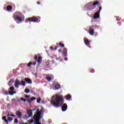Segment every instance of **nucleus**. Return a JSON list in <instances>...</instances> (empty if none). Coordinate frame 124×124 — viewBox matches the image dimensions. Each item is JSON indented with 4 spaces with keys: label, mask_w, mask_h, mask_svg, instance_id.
<instances>
[{
    "label": "nucleus",
    "mask_w": 124,
    "mask_h": 124,
    "mask_svg": "<svg viewBox=\"0 0 124 124\" xmlns=\"http://www.w3.org/2000/svg\"><path fill=\"white\" fill-rule=\"evenodd\" d=\"M50 103L54 107H61L63 104V97L62 95H56L55 98V95L52 96Z\"/></svg>",
    "instance_id": "f257e3e1"
},
{
    "label": "nucleus",
    "mask_w": 124,
    "mask_h": 124,
    "mask_svg": "<svg viewBox=\"0 0 124 124\" xmlns=\"http://www.w3.org/2000/svg\"><path fill=\"white\" fill-rule=\"evenodd\" d=\"M13 18L17 24L22 23V22L25 21V16L20 12H15L13 16Z\"/></svg>",
    "instance_id": "f03ea898"
},
{
    "label": "nucleus",
    "mask_w": 124,
    "mask_h": 124,
    "mask_svg": "<svg viewBox=\"0 0 124 124\" xmlns=\"http://www.w3.org/2000/svg\"><path fill=\"white\" fill-rule=\"evenodd\" d=\"M97 4H99V2L98 1H96L93 3V2H90L86 4V6L88 8V11H92L96 7Z\"/></svg>",
    "instance_id": "7ed1b4c3"
},
{
    "label": "nucleus",
    "mask_w": 124,
    "mask_h": 124,
    "mask_svg": "<svg viewBox=\"0 0 124 124\" xmlns=\"http://www.w3.org/2000/svg\"><path fill=\"white\" fill-rule=\"evenodd\" d=\"M41 112H42L41 110L37 111L36 114L34 115L33 119L36 123H39V121H40L41 118Z\"/></svg>",
    "instance_id": "20e7f679"
},
{
    "label": "nucleus",
    "mask_w": 124,
    "mask_h": 124,
    "mask_svg": "<svg viewBox=\"0 0 124 124\" xmlns=\"http://www.w3.org/2000/svg\"><path fill=\"white\" fill-rule=\"evenodd\" d=\"M19 86H23L25 87L26 86V82L24 81V80H21L20 83V81L18 78H16V82L15 83V87L16 88H19Z\"/></svg>",
    "instance_id": "39448f33"
},
{
    "label": "nucleus",
    "mask_w": 124,
    "mask_h": 124,
    "mask_svg": "<svg viewBox=\"0 0 124 124\" xmlns=\"http://www.w3.org/2000/svg\"><path fill=\"white\" fill-rule=\"evenodd\" d=\"M31 117H32V110L31 109H29L27 111V114L25 115V120H28Z\"/></svg>",
    "instance_id": "423d86ee"
},
{
    "label": "nucleus",
    "mask_w": 124,
    "mask_h": 124,
    "mask_svg": "<svg viewBox=\"0 0 124 124\" xmlns=\"http://www.w3.org/2000/svg\"><path fill=\"white\" fill-rule=\"evenodd\" d=\"M27 20L29 21V22H33L35 23V22H37L38 21V18L36 16H33L32 17L27 18Z\"/></svg>",
    "instance_id": "0eeeda50"
},
{
    "label": "nucleus",
    "mask_w": 124,
    "mask_h": 124,
    "mask_svg": "<svg viewBox=\"0 0 124 124\" xmlns=\"http://www.w3.org/2000/svg\"><path fill=\"white\" fill-rule=\"evenodd\" d=\"M99 13H100V11H98L97 13H95L94 15V19H98L100 16L99 15Z\"/></svg>",
    "instance_id": "6e6552de"
},
{
    "label": "nucleus",
    "mask_w": 124,
    "mask_h": 124,
    "mask_svg": "<svg viewBox=\"0 0 124 124\" xmlns=\"http://www.w3.org/2000/svg\"><path fill=\"white\" fill-rule=\"evenodd\" d=\"M67 109V105L66 103H65L62 106V112H65V111H66Z\"/></svg>",
    "instance_id": "1a4fd4ad"
},
{
    "label": "nucleus",
    "mask_w": 124,
    "mask_h": 124,
    "mask_svg": "<svg viewBox=\"0 0 124 124\" xmlns=\"http://www.w3.org/2000/svg\"><path fill=\"white\" fill-rule=\"evenodd\" d=\"M62 54L64 57H67V49L64 48Z\"/></svg>",
    "instance_id": "9d476101"
},
{
    "label": "nucleus",
    "mask_w": 124,
    "mask_h": 124,
    "mask_svg": "<svg viewBox=\"0 0 124 124\" xmlns=\"http://www.w3.org/2000/svg\"><path fill=\"white\" fill-rule=\"evenodd\" d=\"M24 81L27 83V84H32V81H31L30 78H25Z\"/></svg>",
    "instance_id": "9b49d317"
},
{
    "label": "nucleus",
    "mask_w": 124,
    "mask_h": 124,
    "mask_svg": "<svg viewBox=\"0 0 124 124\" xmlns=\"http://www.w3.org/2000/svg\"><path fill=\"white\" fill-rule=\"evenodd\" d=\"M16 115L19 118L22 117V113L19 110L16 111Z\"/></svg>",
    "instance_id": "f8f14e48"
},
{
    "label": "nucleus",
    "mask_w": 124,
    "mask_h": 124,
    "mask_svg": "<svg viewBox=\"0 0 124 124\" xmlns=\"http://www.w3.org/2000/svg\"><path fill=\"white\" fill-rule=\"evenodd\" d=\"M55 91H57L58 90H60V89H61V85L59 84H56L55 86Z\"/></svg>",
    "instance_id": "ddd939ff"
},
{
    "label": "nucleus",
    "mask_w": 124,
    "mask_h": 124,
    "mask_svg": "<svg viewBox=\"0 0 124 124\" xmlns=\"http://www.w3.org/2000/svg\"><path fill=\"white\" fill-rule=\"evenodd\" d=\"M64 98L67 99V100H69V99H71V96L70 94H68L67 95L64 96Z\"/></svg>",
    "instance_id": "4468645a"
},
{
    "label": "nucleus",
    "mask_w": 124,
    "mask_h": 124,
    "mask_svg": "<svg viewBox=\"0 0 124 124\" xmlns=\"http://www.w3.org/2000/svg\"><path fill=\"white\" fill-rule=\"evenodd\" d=\"M89 33H90V35H93V34H94V30L90 29L89 30Z\"/></svg>",
    "instance_id": "2eb2a0df"
},
{
    "label": "nucleus",
    "mask_w": 124,
    "mask_h": 124,
    "mask_svg": "<svg viewBox=\"0 0 124 124\" xmlns=\"http://www.w3.org/2000/svg\"><path fill=\"white\" fill-rule=\"evenodd\" d=\"M14 83V81L13 80V79H11L8 83V86H12V84H13Z\"/></svg>",
    "instance_id": "dca6fc26"
},
{
    "label": "nucleus",
    "mask_w": 124,
    "mask_h": 124,
    "mask_svg": "<svg viewBox=\"0 0 124 124\" xmlns=\"http://www.w3.org/2000/svg\"><path fill=\"white\" fill-rule=\"evenodd\" d=\"M84 43L85 45H89L91 43V41L88 39L84 40Z\"/></svg>",
    "instance_id": "f3484780"
},
{
    "label": "nucleus",
    "mask_w": 124,
    "mask_h": 124,
    "mask_svg": "<svg viewBox=\"0 0 124 124\" xmlns=\"http://www.w3.org/2000/svg\"><path fill=\"white\" fill-rule=\"evenodd\" d=\"M2 120L4 121L6 124H8V120L6 119V116H4L2 117Z\"/></svg>",
    "instance_id": "a211bd4d"
},
{
    "label": "nucleus",
    "mask_w": 124,
    "mask_h": 124,
    "mask_svg": "<svg viewBox=\"0 0 124 124\" xmlns=\"http://www.w3.org/2000/svg\"><path fill=\"white\" fill-rule=\"evenodd\" d=\"M7 11H11L12 10V6L11 5H8L7 6Z\"/></svg>",
    "instance_id": "6ab92c4d"
},
{
    "label": "nucleus",
    "mask_w": 124,
    "mask_h": 124,
    "mask_svg": "<svg viewBox=\"0 0 124 124\" xmlns=\"http://www.w3.org/2000/svg\"><path fill=\"white\" fill-rule=\"evenodd\" d=\"M46 80H47V81L48 82H50L52 80V78L51 77H49V76H46Z\"/></svg>",
    "instance_id": "aec40b11"
},
{
    "label": "nucleus",
    "mask_w": 124,
    "mask_h": 124,
    "mask_svg": "<svg viewBox=\"0 0 124 124\" xmlns=\"http://www.w3.org/2000/svg\"><path fill=\"white\" fill-rule=\"evenodd\" d=\"M42 57H39V58H38L37 62L39 63L42 62Z\"/></svg>",
    "instance_id": "412c9836"
},
{
    "label": "nucleus",
    "mask_w": 124,
    "mask_h": 124,
    "mask_svg": "<svg viewBox=\"0 0 124 124\" xmlns=\"http://www.w3.org/2000/svg\"><path fill=\"white\" fill-rule=\"evenodd\" d=\"M31 64H32V62H29L27 64L28 67H31Z\"/></svg>",
    "instance_id": "4be33fe9"
},
{
    "label": "nucleus",
    "mask_w": 124,
    "mask_h": 124,
    "mask_svg": "<svg viewBox=\"0 0 124 124\" xmlns=\"http://www.w3.org/2000/svg\"><path fill=\"white\" fill-rule=\"evenodd\" d=\"M21 101H24V102H26L27 101V99H25L23 97L20 98Z\"/></svg>",
    "instance_id": "5701e85b"
},
{
    "label": "nucleus",
    "mask_w": 124,
    "mask_h": 124,
    "mask_svg": "<svg viewBox=\"0 0 124 124\" xmlns=\"http://www.w3.org/2000/svg\"><path fill=\"white\" fill-rule=\"evenodd\" d=\"M59 45V46H60L61 47H62V48H63V47H64V44L62 43H60Z\"/></svg>",
    "instance_id": "b1692460"
},
{
    "label": "nucleus",
    "mask_w": 124,
    "mask_h": 124,
    "mask_svg": "<svg viewBox=\"0 0 124 124\" xmlns=\"http://www.w3.org/2000/svg\"><path fill=\"white\" fill-rule=\"evenodd\" d=\"M25 92H26V93H30V89L26 88L25 90Z\"/></svg>",
    "instance_id": "393cba45"
},
{
    "label": "nucleus",
    "mask_w": 124,
    "mask_h": 124,
    "mask_svg": "<svg viewBox=\"0 0 124 124\" xmlns=\"http://www.w3.org/2000/svg\"><path fill=\"white\" fill-rule=\"evenodd\" d=\"M8 121H10V122H11V121H13V118H12L11 117H8Z\"/></svg>",
    "instance_id": "a878e982"
},
{
    "label": "nucleus",
    "mask_w": 124,
    "mask_h": 124,
    "mask_svg": "<svg viewBox=\"0 0 124 124\" xmlns=\"http://www.w3.org/2000/svg\"><path fill=\"white\" fill-rule=\"evenodd\" d=\"M40 101H41V98H38L37 99V103H40Z\"/></svg>",
    "instance_id": "bb28decb"
},
{
    "label": "nucleus",
    "mask_w": 124,
    "mask_h": 124,
    "mask_svg": "<svg viewBox=\"0 0 124 124\" xmlns=\"http://www.w3.org/2000/svg\"><path fill=\"white\" fill-rule=\"evenodd\" d=\"M9 94H10V95H13V91H9Z\"/></svg>",
    "instance_id": "cd10ccee"
},
{
    "label": "nucleus",
    "mask_w": 124,
    "mask_h": 124,
    "mask_svg": "<svg viewBox=\"0 0 124 124\" xmlns=\"http://www.w3.org/2000/svg\"><path fill=\"white\" fill-rule=\"evenodd\" d=\"M14 123L15 124H18V119H17L16 118L15 120H14Z\"/></svg>",
    "instance_id": "c85d7f7f"
},
{
    "label": "nucleus",
    "mask_w": 124,
    "mask_h": 124,
    "mask_svg": "<svg viewBox=\"0 0 124 124\" xmlns=\"http://www.w3.org/2000/svg\"><path fill=\"white\" fill-rule=\"evenodd\" d=\"M31 99L32 101H33V100H35V99H36V98H35V97H31Z\"/></svg>",
    "instance_id": "c756f323"
},
{
    "label": "nucleus",
    "mask_w": 124,
    "mask_h": 124,
    "mask_svg": "<svg viewBox=\"0 0 124 124\" xmlns=\"http://www.w3.org/2000/svg\"><path fill=\"white\" fill-rule=\"evenodd\" d=\"M4 94H5L6 95H8V94H9V92H8V91H6Z\"/></svg>",
    "instance_id": "7c9ffc66"
},
{
    "label": "nucleus",
    "mask_w": 124,
    "mask_h": 124,
    "mask_svg": "<svg viewBox=\"0 0 124 124\" xmlns=\"http://www.w3.org/2000/svg\"><path fill=\"white\" fill-rule=\"evenodd\" d=\"M14 87H11L10 88H9V90H10V91H14Z\"/></svg>",
    "instance_id": "2f4dec72"
},
{
    "label": "nucleus",
    "mask_w": 124,
    "mask_h": 124,
    "mask_svg": "<svg viewBox=\"0 0 124 124\" xmlns=\"http://www.w3.org/2000/svg\"><path fill=\"white\" fill-rule=\"evenodd\" d=\"M90 72H91V73H94V70L93 69H91L90 70Z\"/></svg>",
    "instance_id": "473e14b6"
},
{
    "label": "nucleus",
    "mask_w": 124,
    "mask_h": 124,
    "mask_svg": "<svg viewBox=\"0 0 124 124\" xmlns=\"http://www.w3.org/2000/svg\"><path fill=\"white\" fill-rule=\"evenodd\" d=\"M31 101H32L31 100V99H28L27 100V102H28V103H31Z\"/></svg>",
    "instance_id": "72a5a7b5"
},
{
    "label": "nucleus",
    "mask_w": 124,
    "mask_h": 124,
    "mask_svg": "<svg viewBox=\"0 0 124 124\" xmlns=\"http://www.w3.org/2000/svg\"><path fill=\"white\" fill-rule=\"evenodd\" d=\"M33 123V119H31L29 122V124H32Z\"/></svg>",
    "instance_id": "f704fd0d"
},
{
    "label": "nucleus",
    "mask_w": 124,
    "mask_h": 124,
    "mask_svg": "<svg viewBox=\"0 0 124 124\" xmlns=\"http://www.w3.org/2000/svg\"><path fill=\"white\" fill-rule=\"evenodd\" d=\"M25 97H26V98H30V96L28 95H25Z\"/></svg>",
    "instance_id": "c9c22d12"
},
{
    "label": "nucleus",
    "mask_w": 124,
    "mask_h": 124,
    "mask_svg": "<svg viewBox=\"0 0 124 124\" xmlns=\"http://www.w3.org/2000/svg\"><path fill=\"white\" fill-rule=\"evenodd\" d=\"M34 59L35 61H37V60H38L37 56H35L34 57Z\"/></svg>",
    "instance_id": "e433bc0d"
},
{
    "label": "nucleus",
    "mask_w": 124,
    "mask_h": 124,
    "mask_svg": "<svg viewBox=\"0 0 124 124\" xmlns=\"http://www.w3.org/2000/svg\"><path fill=\"white\" fill-rule=\"evenodd\" d=\"M32 65H36V62H33L32 63Z\"/></svg>",
    "instance_id": "4c0bfd02"
},
{
    "label": "nucleus",
    "mask_w": 124,
    "mask_h": 124,
    "mask_svg": "<svg viewBox=\"0 0 124 124\" xmlns=\"http://www.w3.org/2000/svg\"><path fill=\"white\" fill-rule=\"evenodd\" d=\"M68 60V58H67V57H65L64 58V61H65V62H66V61H67Z\"/></svg>",
    "instance_id": "58836bf2"
},
{
    "label": "nucleus",
    "mask_w": 124,
    "mask_h": 124,
    "mask_svg": "<svg viewBox=\"0 0 124 124\" xmlns=\"http://www.w3.org/2000/svg\"><path fill=\"white\" fill-rule=\"evenodd\" d=\"M102 9V7H99V11H100H100H101V10Z\"/></svg>",
    "instance_id": "ea45409f"
},
{
    "label": "nucleus",
    "mask_w": 124,
    "mask_h": 124,
    "mask_svg": "<svg viewBox=\"0 0 124 124\" xmlns=\"http://www.w3.org/2000/svg\"><path fill=\"white\" fill-rule=\"evenodd\" d=\"M50 49H51V50H53L54 49V47H53V46H50Z\"/></svg>",
    "instance_id": "a19ab883"
},
{
    "label": "nucleus",
    "mask_w": 124,
    "mask_h": 124,
    "mask_svg": "<svg viewBox=\"0 0 124 124\" xmlns=\"http://www.w3.org/2000/svg\"><path fill=\"white\" fill-rule=\"evenodd\" d=\"M57 49H58V47L55 46V48H54L55 51H56V50H57Z\"/></svg>",
    "instance_id": "79ce46f5"
},
{
    "label": "nucleus",
    "mask_w": 124,
    "mask_h": 124,
    "mask_svg": "<svg viewBox=\"0 0 124 124\" xmlns=\"http://www.w3.org/2000/svg\"><path fill=\"white\" fill-rule=\"evenodd\" d=\"M10 116L11 117H15V115L14 114H10Z\"/></svg>",
    "instance_id": "37998d69"
},
{
    "label": "nucleus",
    "mask_w": 124,
    "mask_h": 124,
    "mask_svg": "<svg viewBox=\"0 0 124 124\" xmlns=\"http://www.w3.org/2000/svg\"><path fill=\"white\" fill-rule=\"evenodd\" d=\"M58 51L59 53H61V52H62V49H59Z\"/></svg>",
    "instance_id": "c03bdc74"
},
{
    "label": "nucleus",
    "mask_w": 124,
    "mask_h": 124,
    "mask_svg": "<svg viewBox=\"0 0 124 124\" xmlns=\"http://www.w3.org/2000/svg\"><path fill=\"white\" fill-rule=\"evenodd\" d=\"M19 124H24V122H20V123H19Z\"/></svg>",
    "instance_id": "a18cd8bd"
},
{
    "label": "nucleus",
    "mask_w": 124,
    "mask_h": 124,
    "mask_svg": "<svg viewBox=\"0 0 124 124\" xmlns=\"http://www.w3.org/2000/svg\"><path fill=\"white\" fill-rule=\"evenodd\" d=\"M13 94H14V93H16V92L15 91H13Z\"/></svg>",
    "instance_id": "49530a36"
},
{
    "label": "nucleus",
    "mask_w": 124,
    "mask_h": 124,
    "mask_svg": "<svg viewBox=\"0 0 124 124\" xmlns=\"http://www.w3.org/2000/svg\"><path fill=\"white\" fill-rule=\"evenodd\" d=\"M9 116H10V115L9 114V113H8L7 115V117H9Z\"/></svg>",
    "instance_id": "de8ad7c7"
},
{
    "label": "nucleus",
    "mask_w": 124,
    "mask_h": 124,
    "mask_svg": "<svg viewBox=\"0 0 124 124\" xmlns=\"http://www.w3.org/2000/svg\"><path fill=\"white\" fill-rule=\"evenodd\" d=\"M37 4H41L40 2H37Z\"/></svg>",
    "instance_id": "09e8293b"
},
{
    "label": "nucleus",
    "mask_w": 124,
    "mask_h": 124,
    "mask_svg": "<svg viewBox=\"0 0 124 124\" xmlns=\"http://www.w3.org/2000/svg\"><path fill=\"white\" fill-rule=\"evenodd\" d=\"M40 111V110H39V108H37V112H38V111Z\"/></svg>",
    "instance_id": "8fccbe9b"
},
{
    "label": "nucleus",
    "mask_w": 124,
    "mask_h": 124,
    "mask_svg": "<svg viewBox=\"0 0 124 124\" xmlns=\"http://www.w3.org/2000/svg\"><path fill=\"white\" fill-rule=\"evenodd\" d=\"M119 19V17H117V21H120V20H119V19Z\"/></svg>",
    "instance_id": "3c124183"
},
{
    "label": "nucleus",
    "mask_w": 124,
    "mask_h": 124,
    "mask_svg": "<svg viewBox=\"0 0 124 124\" xmlns=\"http://www.w3.org/2000/svg\"><path fill=\"white\" fill-rule=\"evenodd\" d=\"M14 100H15V98L12 99V101H13Z\"/></svg>",
    "instance_id": "603ef678"
},
{
    "label": "nucleus",
    "mask_w": 124,
    "mask_h": 124,
    "mask_svg": "<svg viewBox=\"0 0 124 124\" xmlns=\"http://www.w3.org/2000/svg\"><path fill=\"white\" fill-rule=\"evenodd\" d=\"M35 110H36V108H34L32 110V111H35Z\"/></svg>",
    "instance_id": "864d4df0"
},
{
    "label": "nucleus",
    "mask_w": 124,
    "mask_h": 124,
    "mask_svg": "<svg viewBox=\"0 0 124 124\" xmlns=\"http://www.w3.org/2000/svg\"><path fill=\"white\" fill-rule=\"evenodd\" d=\"M17 101L20 102V101H21V100H17Z\"/></svg>",
    "instance_id": "5fc2aeb1"
},
{
    "label": "nucleus",
    "mask_w": 124,
    "mask_h": 124,
    "mask_svg": "<svg viewBox=\"0 0 124 124\" xmlns=\"http://www.w3.org/2000/svg\"><path fill=\"white\" fill-rule=\"evenodd\" d=\"M122 22H124V19H122Z\"/></svg>",
    "instance_id": "6e6d98bb"
},
{
    "label": "nucleus",
    "mask_w": 124,
    "mask_h": 124,
    "mask_svg": "<svg viewBox=\"0 0 124 124\" xmlns=\"http://www.w3.org/2000/svg\"><path fill=\"white\" fill-rule=\"evenodd\" d=\"M38 18H39V19H40V17L38 16Z\"/></svg>",
    "instance_id": "4d7b16f0"
},
{
    "label": "nucleus",
    "mask_w": 124,
    "mask_h": 124,
    "mask_svg": "<svg viewBox=\"0 0 124 124\" xmlns=\"http://www.w3.org/2000/svg\"><path fill=\"white\" fill-rule=\"evenodd\" d=\"M56 44H59V43H56Z\"/></svg>",
    "instance_id": "13d9d810"
}]
</instances>
